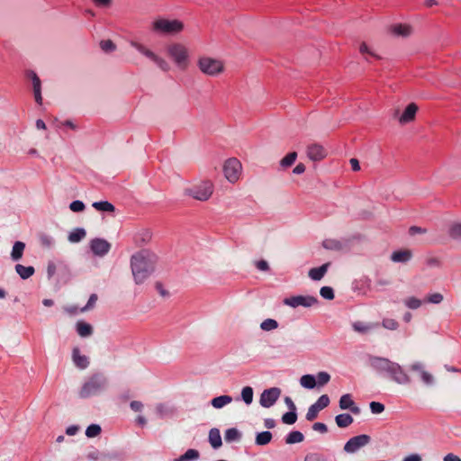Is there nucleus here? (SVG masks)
<instances>
[{
    "instance_id": "nucleus-1",
    "label": "nucleus",
    "mask_w": 461,
    "mask_h": 461,
    "mask_svg": "<svg viewBox=\"0 0 461 461\" xmlns=\"http://www.w3.org/2000/svg\"><path fill=\"white\" fill-rule=\"evenodd\" d=\"M131 268L136 284H141L153 271L151 253L149 250H140L131 258Z\"/></svg>"
},
{
    "instance_id": "nucleus-2",
    "label": "nucleus",
    "mask_w": 461,
    "mask_h": 461,
    "mask_svg": "<svg viewBox=\"0 0 461 461\" xmlns=\"http://www.w3.org/2000/svg\"><path fill=\"white\" fill-rule=\"evenodd\" d=\"M47 275L49 279H53L57 285L67 284L70 280L71 273L64 263H48Z\"/></svg>"
},
{
    "instance_id": "nucleus-3",
    "label": "nucleus",
    "mask_w": 461,
    "mask_h": 461,
    "mask_svg": "<svg viewBox=\"0 0 461 461\" xmlns=\"http://www.w3.org/2000/svg\"><path fill=\"white\" fill-rule=\"evenodd\" d=\"M197 66L202 73L210 77H216L224 70V64L221 59L211 57H200Z\"/></svg>"
},
{
    "instance_id": "nucleus-4",
    "label": "nucleus",
    "mask_w": 461,
    "mask_h": 461,
    "mask_svg": "<svg viewBox=\"0 0 461 461\" xmlns=\"http://www.w3.org/2000/svg\"><path fill=\"white\" fill-rule=\"evenodd\" d=\"M184 23L180 20L157 19L152 23V30L163 34H176L184 30Z\"/></svg>"
},
{
    "instance_id": "nucleus-5",
    "label": "nucleus",
    "mask_w": 461,
    "mask_h": 461,
    "mask_svg": "<svg viewBox=\"0 0 461 461\" xmlns=\"http://www.w3.org/2000/svg\"><path fill=\"white\" fill-rule=\"evenodd\" d=\"M105 386V378L101 375H93L87 382H86L80 392L81 398H88L99 393Z\"/></svg>"
},
{
    "instance_id": "nucleus-6",
    "label": "nucleus",
    "mask_w": 461,
    "mask_h": 461,
    "mask_svg": "<svg viewBox=\"0 0 461 461\" xmlns=\"http://www.w3.org/2000/svg\"><path fill=\"white\" fill-rule=\"evenodd\" d=\"M213 193V184L211 181H202L186 190V194L199 201H207Z\"/></svg>"
},
{
    "instance_id": "nucleus-7",
    "label": "nucleus",
    "mask_w": 461,
    "mask_h": 461,
    "mask_svg": "<svg viewBox=\"0 0 461 461\" xmlns=\"http://www.w3.org/2000/svg\"><path fill=\"white\" fill-rule=\"evenodd\" d=\"M167 52L181 69L186 68L188 64V51L184 45L179 43L172 44L168 47Z\"/></svg>"
},
{
    "instance_id": "nucleus-8",
    "label": "nucleus",
    "mask_w": 461,
    "mask_h": 461,
    "mask_svg": "<svg viewBox=\"0 0 461 461\" xmlns=\"http://www.w3.org/2000/svg\"><path fill=\"white\" fill-rule=\"evenodd\" d=\"M241 169V163L235 158L227 159L223 165L224 176L231 183L239 180Z\"/></svg>"
},
{
    "instance_id": "nucleus-9",
    "label": "nucleus",
    "mask_w": 461,
    "mask_h": 461,
    "mask_svg": "<svg viewBox=\"0 0 461 461\" xmlns=\"http://www.w3.org/2000/svg\"><path fill=\"white\" fill-rule=\"evenodd\" d=\"M318 303V299L312 295H296L285 298L284 303L292 308L312 307Z\"/></svg>"
},
{
    "instance_id": "nucleus-10",
    "label": "nucleus",
    "mask_w": 461,
    "mask_h": 461,
    "mask_svg": "<svg viewBox=\"0 0 461 461\" xmlns=\"http://www.w3.org/2000/svg\"><path fill=\"white\" fill-rule=\"evenodd\" d=\"M371 440L368 435L362 434L349 438L344 445V451L347 453H355L359 448L367 445Z\"/></svg>"
},
{
    "instance_id": "nucleus-11",
    "label": "nucleus",
    "mask_w": 461,
    "mask_h": 461,
    "mask_svg": "<svg viewBox=\"0 0 461 461\" xmlns=\"http://www.w3.org/2000/svg\"><path fill=\"white\" fill-rule=\"evenodd\" d=\"M281 394V390L277 387L264 390L260 395L259 402L261 406L269 408L273 406L278 400Z\"/></svg>"
},
{
    "instance_id": "nucleus-12",
    "label": "nucleus",
    "mask_w": 461,
    "mask_h": 461,
    "mask_svg": "<svg viewBox=\"0 0 461 461\" xmlns=\"http://www.w3.org/2000/svg\"><path fill=\"white\" fill-rule=\"evenodd\" d=\"M329 404L330 398L327 394H322L321 396H320L317 402L312 406H310V408L308 409V411L306 413V420L310 421L315 420L318 416L319 411L328 407Z\"/></svg>"
},
{
    "instance_id": "nucleus-13",
    "label": "nucleus",
    "mask_w": 461,
    "mask_h": 461,
    "mask_svg": "<svg viewBox=\"0 0 461 461\" xmlns=\"http://www.w3.org/2000/svg\"><path fill=\"white\" fill-rule=\"evenodd\" d=\"M306 153L309 159L314 162L324 159L328 155L326 149L320 143L308 145Z\"/></svg>"
},
{
    "instance_id": "nucleus-14",
    "label": "nucleus",
    "mask_w": 461,
    "mask_h": 461,
    "mask_svg": "<svg viewBox=\"0 0 461 461\" xmlns=\"http://www.w3.org/2000/svg\"><path fill=\"white\" fill-rule=\"evenodd\" d=\"M394 362L391 361L388 358L385 357H369V364L370 366L376 370L377 372H385L389 373L390 368L392 365H393Z\"/></svg>"
},
{
    "instance_id": "nucleus-15",
    "label": "nucleus",
    "mask_w": 461,
    "mask_h": 461,
    "mask_svg": "<svg viewBox=\"0 0 461 461\" xmlns=\"http://www.w3.org/2000/svg\"><path fill=\"white\" fill-rule=\"evenodd\" d=\"M26 77L32 80L33 94L36 103L39 105L42 104V95H41V81L38 75L33 70L26 71Z\"/></svg>"
},
{
    "instance_id": "nucleus-16",
    "label": "nucleus",
    "mask_w": 461,
    "mask_h": 461,
    "mask_svg": "<svg viewBox=\"0 0 461 461\" xmlns=\"http://www.w3.org/2000/svg\"><path fill=\"white\" fill-rule=\"evenodd\" d=\"M90 248L95 256L103 257L109 251L111 245L104 239L95 238L91 240Z\"/></svg>"
},
{
    "instance_id": "nucleus-17",
    "label": "nucleus",
    "mask_w": 461,
    "mask_h": 461,
    "mask_svg": "<svg viewBox=\"0 0 461 461\" xmlns=\"http://www.w3.org/2000/svg\"><path fill=\"white\" fill-rule=\"evenodd\" d=\"M418 110L419 107L415 103L409 104L404 109L403 113L399 116V123L404 125L413 122L415 120Z\"/></svg>"
},
{
    "instance_id": "nucleus-18",
    "label": "nucleus",
    "mask_w": 461,
    "mask_h": 461,
    "mask_svg": "<svg viewBox=\"0 0 461 461\" xmlns=\"http://www.w3.org/2000/svg\"><path fill=\"white\" fill-rule=\"evenodd\" d=\"M388 375L398 384H408L410 382L409 375L403 371L402 366L395 362L392 365Z\"/></svg>"
},
{
    "instance_id": "nucleus-19",
    "label": "nucleus",
    "mask_w": 461,
    "mask_h": 461,
    "mask_svg": "<svg viewBox=\"0 0 461 461\" xmlns=\"http://www.w3.org/2000/svg\"><path fill=\"white\" fill-rule=\"evenodd\" d=\"M133 242L137 247H141L150 242L152 239V233L149 230L142 229L133 234Z\"/></svg>"
},
{
    "instance_id": "nucleus-20",
    "label": "nucleus",
    "mask_w": 461,
    "mask_h": 461,
    "mask_svg": "<svg viewBox=\"0 0 461 461\" xmlns=\"http://www.w3.org/2000/svg\"><path fill=\"white\" fill-rule=\"evenodd\" d=\"M339 408L342 410H350L354 414H358L360 409L355 404L350 394L347 393L339 399Z\"/></svg>"
},
{
    "instance_id": "nucleus-21",
    "label": "nucleus",
    "mask_w": 461,
    "mask_h": 461,
    "mask_svg": "<svg viewBox=\"0 0 461 461\" xmlns=\"http://www.w3.org/2000/svg\"><path fill=\"white\" fill-rule=\"evenodd\" d=\"M72 359L74 364L80 369L87 367L89 361L86 356L82 355L78 348H74L72 350Z\"/></svg>"
},
{
    "instance_id": "nucleus-22",
    "label": "nucleus",
    "mask_w": 461,
    "mask_h": 461,
    "mask_svg": "<svg viewBox=\"0 0 461 461\" xmlns=\"http://www.w3.org/2000/svg\"><path fill=\"white\" fill-rule=\"evenodd\" d=\"M392 34L395 36L407 37L411 33V26L409 24L397 23L389 28Z\"/></svg>"
},
{
    "instance_id": "nucleus-23",
    "label": "nucleus",
    "mask_w": 461,
    "mask_h": 461,
    "mask_svg": "<svg viewBox=\"0 0 461 461\" xmlns=\"http://www.w3.org/2000/svg\"><path fill=\"white\" fill-rule=\"evenodd\" d=\"M412 257V252L410 249L395 250L391 255V259L396 263L408 262Z\"/></svg>"
},
{
    "instance_id": "nucleus-24",
    "label": "nucleus",
    "mask_w": 461,
    "mask_h": 461,
    "mask_svg": "<svg viewBox=\"0 0 461 461\" xmlns=\"http://www.w3.org/2000/svg\"><path fill=\"white\" fill-rule=\"evenodd\" d=\"M330 265V263L328 262V263L321 265L319 267H313V268L310 269V271H309L310 278L314 281L321 280L324 276L326 272L328 271Z\"/></svg>"
},
{
    "instance_id": "nucleus-25",
    "label": "nucleus",
    "mask_w": 461,
    "mask_h": 461,
    "mask_svg": "<svg viewBox=\"0 0 461 461\" xmlns=\"http://www.w3.org/2000/svg\"><path fill=\"white\" fill-rule=\"evenodd\" d=\"M76 330L80 337L86 338L92 335L93 327L91 326V324L86 322L85 321H78L76 323Z\"/></svg>"
},
{
    "instance_id": "nucleus-26",
    "label": "nucleus",
    "mask_w": 461,
    "mask_h": 461,
    "mask_svg": "<svg viewBox=\"0 0 461 461\" xmlns=\"http://www.w3.org/2000/svg\"><path fill=\"white\" fill-rule=\"evenodd\" d=\"M209 442L215 449L221 446V437L218 429L214 428L209 431Z\"/></svg>"
},
{
    "instance_id": "nucleus-27",
    "label": "nucleus",
    "mask_w": 461,
    "mask_h": 461,
    "mask_svg": "<svg viewBox=\"0 0 461 461\" xmlns=\"http://www.w3.org/2000/svg\"><path fill=\"white\" fill-rule=\"evenodd\" d=\"M15 271L22 279H27L34 274L35 269L32 266L24 267L21 264H17L15 266Z\"/></svg>"
},
{
    "instance_id": "nucleus-28",
    "label": "nucleus",
    "mask_w": 461,
    "mask_h": 461,
    "mask_svg": "<svg viewBox=\"0 0 461 461\" xmlns=\"http://www.w3.org/2000/svg\"><path fill=\"white\" fill-rule=\"evenodd\" d=\"M411 369L412 370H415V371H419L420 374V378L421 380L426 384H431L433 383V376L430 373H429L428 371L424 370L421 366V365L420 364H415L411 366Z\"/></svg>"
},
{
    "instance_id": "nucleus-29",
    "label": "nucleus",
    "mask_w": 461,
    "mask_h": 461,
    "mask_svg": "<svg viewBox=\"0 0 461 461\" xmlns=\"http://www.w3.org/2000/svg\"><path fill=\"white\" fill-rule=\"evenodd\" d=\"M25 249V244L22 241H16L14 242V246H13V249H12V253H11V257L13 258V260H19L20 258H22L23 255V250Z\"/></svg>"
},
{
    "instance_id": "nucleus-30",
    "label": "nucleus",
    "mask_w": 461,
    "mask_h": 461,
    "mask_svg": "<svg viewBox=\"0 0 461 461\" xmlns=\"http://www.w3.org/2000/svg\"><path fill=\"white\" fill-rule=\"evenodd\" d=\"M335 421L338 427L346 428L353 422V418L350 414L342 413L335 417Z\"/></svg>"
},
{
    "instance_id": "nucleus-31",
    "label": "nucleus",
    "mask_w": 461,
    "mask_h": 461,
    "mask_svg": "<svg viewBox=\"0 0 461 461\" xmlns=\"http://www.w3.org/2000/svg\"><path fill=\"white\" fill-rule=\"evenodd\" d=\"M93 207L100 212H114V206L108 201L95 202Z\"/></svg>"
},
{
    "instance_id": "nucleus-32",
    "label": "nucleus",
    "mask_w": 461,
    "mask_h": 461,
    "mask_svg": "<svg viewBox=\"0 0 461 461\" xmlns=\"http://www.w3.org/2000/svg\"><path fill=\"white\" fill-rule=\"evenodd\" d=\"M232 398L229 395H221L218 397H215L212 400V405L216 408L220 409L223 407L224 405L231 402Z\"/></svg>"
},
{
    "instance_id": "nucleus-33",
    "label": "nucleus",
    "mask_w": 461,
    "mask_h": 461,
    "mask_svg": "<svg viewBox=\"0 0 461 461\" xmlns=\"http://www.w3.org/2000/svg\"><path fill=\"white\" fill-rule=\"evenodd\" d=\"M302 386L307 389H312L317 385L316 378L312 375H304L301 377Z\"/></svg>"
},
{
    "instance_id": "nucleus-34",
    "label": "nucleus",
    "mask_w": 461,
    "mask_h": 461,
    "mask_svg": "<svg viewBox=\"0 0 461 461\" xmlns=\"http://www.w3.org/2000/svg\"><path fill=\"white\" fill-rule=\"evenodd\" d=\"M303 438H304V437H303V433L295 430V431L290 432L287 435V437L285 438V443L289 444V445L300 443L303 440Z\"/></svg>"
},
{
    "instance_id": "nucleus-35",
    "label": "nucleus",
    "mask_w": 461,
    "mask_h": 461,
    "mask_svg": "<svg viewBox=\"0 0 461 461\" xmlns=\"http://www.w3.org/2000/svg\"><path fill=\"white\" fill-rule=\"evenodd\" d=\"M86 230L82 228L75 229L68 235V240L70 242L76 243L80 241L86 236Z\"/></svg>"
},
{
    "instance_id": "nucleus-36",
    "label": "nucleus",
    "mask_w": 461,
    "mask_h": 461,
    "mask_svg": "<svg viewBox=\"0 0 461 461\" xmlns=\"http://www.w3.org/2000/svg\"><path fill=\"white\" fill-rule=\"evenodd\" d=\"M199 457V452L195 449H188L184 455L176 458L174 461H192L196 460Z\"/></svg>"
},
{
    "instance_id": "nucleus-37",
    "label": "nucleus",
    "mask_w": 461,
    "mask_h": 461,
    "mask_svg": "<svg viewBox=\"0 0 461 461\" xmlns=\"http://www.w3.org/2000/svg\"><path fill=\"white\" fill-rule=\"evenodd\" d=\"M297 158V153L295 151L288 153L280 160V166L284 168L291 167Z\"/></svg>"
},
{
    "instance_id": "nucleus-38",
    "label": "nucleus",
    "mask_w": 461,
    "mask_h": 461,
    "mask_svg": "<svg viewBox=\"0 0 461 461\" xmlns=\"http://www.w3.org/2000/svg\"><path fill=\"white\" fill-rule=\"evenodd\" d=\"M272 439V433L270 431H263L257 435L256 443L259 446L268 444Z\"/></svg>"
},
{
    "instance_id": "nucleus-39",
    "label": "nucleus",
    "mask_w": 461,
    "mask_h": 461,
    "mask_svg": "<svg viewBox=\"0 0 461 461\" xmlns=\"http://www.w3.org/2000/svg\"><path fill=\"white\" fill-rule=\"evenodd\" d=\"M99 45L101 50L105 53H111L116 50V44L110 39L101 41Z\"/></svg>"
},
{
    "instance_id": "nucleus-40",
    "label": "nucleus",
    "mask_w": 461,
    "mask_h": 461,
    "mask_svg": "<svg viewBox=\"0 0 461 461\" xmlns=\"http://www.w3.org/2000/svg\"><path fill=\"white\" fill-rule=\"evenodd\" d=\"M278 327V323L274 319H267L260 324V328L265 331H270L276 330Z\"/></svg>"
},
{
    "instance_id": "nucleus-41",
    "label": "nucleus",
    "mask_w": 461,
    "mask_h": 461,
    "mask_svg": "<svg viewBox=\"0 0 461 461\" xmlns=\"http://www.w3.org/2000/svg\"><path fill=\"white\" fill-rule=\"evenodd\" d=\"M101 431L102 429L98 424H91L86 429V436L87 438H95L100 435Z\"/></svg>"
},
{
    "instance_id": "nucleus-42",
    "label": "nucleus",
    "mask_w": 461,
    "mask_h": 461,
    "mask_svg": "<svg viewBox=\"0 0 461 461\" xmlns=\"http://www.w3.org/2000/svg\"><path fill=\"white\" fill-rule=\"evenodd\" d=\"M98 300V296L96 294H92L89 296V299L85 306L80 308V312H88L93 310L95 307L96 302Z\"/></svg>"
},
{
    "instance_id": "nucleus-43",
    "label": "nucleus",
    "mask_w": 461,
    "mask_h": 461,
    "mask_svg": "<svg viewBox=\"0 0 461 461\" xmlns=\"http://www.w3.org/2000/svg\"><path fill=\"white\" fill-rule=\"evenodd\" d=\"M242 400L246 404H250L253 400V389L250 386H246L241 391Z\"/></svg>"
},
{
    "instance_id": "nucleus-44",
    "label": "nucleus",
    "mask_w": 461,
    "mask_h": 461,
    "mask_svg": "<svg viewBox=\"0 0 461 461\" xmlns=\"http://www.w3.org/2000/svg\"><path fill=\"white\" fill-rule=\"evenodd\" d=\"M353 329L359 333H366L374 328V325L365 324L361 321L354 322L352 325Z\"/></svg>"
},
{
    "instance_id": "nucleus-45",
    "label": "nucleus",
    "mask_w": 461,
    "mask_h": 461,
    "mask_svg": "<svg viewBox=\"0 0 461 461\" xmlns=\"http://www.w3.org/2000/svg\"><path fill=\"white\" fill-rule=\"evenodd\" d=\"M297 420L296 411H289L282 416V421L285 424L292 425L295 423Z\"/></svg>"
},
{
    "instance_id": "nucleus-46",
    "label": "nucleus",
    "mask_w": 461,
    "mask_h": 461,
    "mask_svg": "<svg viewBox=\"0 0 461 461\" xmlns=\"http://www.w3.org/2000/svg\"><path fill=\"white\" fill-rule=\"evenodd\" d=\"M240 434L238 431V429H235V428L228 429L225 431V439H226V441L231 442V441H234V440H238L240 438Z\"/></svg>"
},
{
    "instance_id": "nucleus-47",
    "label": "nucleus",
    "mask_w": 461,
    "mask_h": 461,
    "mask_svg": "<svg viewBox=\"0 0 461 461\" xmlns=\"http://www.w3.org/2000/svg\"><path fill=\"white\" fill-rule=\"evenodd\" d=\"M382 325L384 328H385L387 330H395L399 326L398 322L394 319H392V318L384 319Z\"/></svg>"
},
{
    "instance_id": "nucleus-48",
    "label": "nucleus",
    "mask_w": 461,
    "mask_h": 461,
    "mask_svg": "<svg viewBox=\"0 0 461 461\" xmlns=\"http://www.w3.org/2000/svg\"><path fill=\"white\" fill-rule=\"evenodd\" d=\"M330 379V376L327 372H320L317 375V385L323 386L329 383Z\"/></svg>"
},
{
    "instance_id": "nucleus-49",
    "label": "nucleus",
    "mask_w": 461,
    "mask_h": 461,
    "mask_svg": "<svg viewBox=\"0 0 461 461\" xmlns=\"http://www.w3.org/2000/svg\"><path fill=\"white\" fill-rule=\"evenodd\" d=\"M322 245L327 249H339L341 248L340 242L334 240H325Z\"/></svg>"
},
{
    "instance_id": "nucleus-50",
    "label": "nucleus",
    "mask_w": 461,
    "mask_h": 461,
    "mask_svg": "<svg viewBox=\"0 0 461 461\" xmlns=\"http://www.w3.org/2000/svg\"><path fill=\"white\" fill-rule=\"evenodd\" d=\"M321 295L327 300H332L334 298L333 289L330 286H323L320 290Z\"/></svg>"
},
{
    "instance_id": "nucleus-51",
    "label": "nucleus",
    "mask_w": 461,
    "mask_h": 461,
    "mask_svg": "<svg viewBox=\"0 0 461 461\" xmlns=\"http://www.w3.org/2000/svg\"><path fill=\"white\" fill-rule=\"evenodd\" d=\"M449 236L452 239L461 238V224L460 223L454 224L450 227Z\"/></svg>"
},
{
    "instance_id": "nucleus-52",
    "label": "nucleus",
    "mask_w": 461,
    "mask_h": 461,
    "mask_svg": "<svg viewBox=\"0 0 461 461\" xmlns=\"http://www.w3.org/2000/svg\"><path fill=\"white\" fill-rule=\"evenodd\" d=\"M69 208L71 211H73L75 212H80L84 211L85 204L83 202H81L79 200H76L70 203Z\"/></svg>"
},
{
    "instance_id": "nucleus-53",
    "label": "nucleus",
    "mask_w": 461,
    "mask_h": 461,
    "mask_svg": "<svg viewBox=\"0 0 461 461\" xmlns=\"http://www.w3.org/2000/svg\"><path fill=\"white\" fill-rule=\"evenodd\" d=\"M359 51L360 53L362 54H365V53H367L369 55H371L372 57L377 59H380L381 57L377 54H375V52H373L372 50H369L367 44L366 42H362L359 46Z\"/></svg>"
},
{
    "instance_id": "nucleus-54",
    "label": "nucleus",
    "mask_w": 461,
    "mask_h": 461,
    "mask_svg": "<svg viewBox=\"0 0 461 461\" xmlns=\"http://www.w3.org/2000/svg\"><path fill=\"white\" fill-rule=\"evenodd\" d=\"M371 411L375 414H378L384 411V405L378 402H372L370 403Z\"/></svg>"
},
{
    "instance_id": "nucleus-55",
    "label": "nucleus",
    "mask_w": 461,
    "mask_h": 461,
    "mask_svg": "<svg viewBox=\"0 0 461 461\" xmlns=\"http://www.w3.org/2000/svg\"><path fill=\"white\" fill-rule=\"evenodd\" d=\"M405 304L411 309H417L420 306L421 302L415 297H411L405 301Z\"/></svg>"
},
{
    "instance_id": "nucleus-56",
    "label": "nucleus",
    "mask_w": 461,
    "mask_h": 461,
    "mask_svg": "<svg viewBox=\"0 0 461 461\" xmlns=\"http://www.w3.org/2000/svg\"><path fill=\"white\" fill-rule=\"evenodd\" d=\"M136 46L140 51H141L146 57L151 59L153 61H155V59L158 58V56L155 53H153L149 50L145 49L143 46H141V45H136Z\"/></svg>"
},
{
    "instance_id": "nucleus-57",
    "label": "nucleus",
    "mask_w": 461,
    "mask_h": 461,
    "mask_svg": "<svg viewBox=\"0 0 461 461\" xmlns=\"http://www.w3.org/2000/svg\"><path fill=\"white\" fill-rule=\"evenodd\" d=\"M426 232H427V229H424V228H421L419 226L413 225L409 228V233L411 236L416 235V234H425Z\"/></svg>"
},
{
    "instance_id": "nucleus-58",
    "label": "nucleus",
    "mask_w": 461,
    "mask_h": 461,
    "mask_svg": "<svg viewBox=\"0 0 461 461\" xmlns=\"http://www.w3.org/2000/svg\"><path fill=\"white\" fill-rule=\"evenodd\" d=\"M154 62H156V63H157V65H158V66L162 70H164V71H168V70H169V68H170V67H169L168 63H167L165 59H161V58H159V57H158L157 59H155V61H154Z\"/></svg>"
},
{
    "instance_id": "nucleus-59",
    "label": "nucleus",
    "mask_w": 461,
    "mask_h": 461,
    "mask_svg": "<svg viewBox=\"0 0 461 461\" xmlns=\"http://www.w3.org/2000/svg\"><path fill=\"white\" fill-rule=\"evenodd\" d=\"M442 300H443V296H442V294H440L438 293L430 294L427 299V301L431 303H441Z\"/></svg>"
},
{
    "instance_id": "nucleus-60",
    "label": "nucleus",
    "mask_w": 461,
    "mask_h": 461,
    "mask_svg": "<svg viewBox=\"0 0 461 461\" xmlns=\"http://www.w3.org/2000/svg\"><path fill=\"white\" fill-rule=\"evenodd\" d=\"M257 268L260 271H268L269 266L268 263L265 259H260L256 261L255 263Z\"/></svg>"
},
{
    "instance_id": "nucleus-61",
    "label": "nucleus",
    "mask_w": 461,
    "mask_h": 461,
    "mask_svg": "<svg viewBox=\"0 0 461 461\" xmlns=\"http://www.w3.org/2000/svg\"><path fill=\"white\" fill-rule=\"evenodd\" d=\"M155 286H156V289L158 290V292L159 293V294L162 296V297H167L168 296V292L164 288V285L161 282H156L155 284Z\"/></svg>"
},
{
    "instance_id": "nucleus-62",
    "label": "nucleus",
    "mask_w": 461,
    "mask_h": 461,
    "mask_svg": "<svg viewBox=\"0 0 461 461\" xmlns=\"http://www.w3.org/2000/svg\"><path fill=\"white\" fill-rule=\"evenodd\" d=\"M97 7H109L111 6L113 0H92Z\"/></svg>"
},
{
    "instance_id": "nucleus-63",
    "label": "nucleus",
    "mask_w": 461,
    "mask_h": 461,
    "mask_svg": "<svg viewBox=\"0 0 461 461\" xmlns=\"http://www.w3.org/2000/svg\"><path fill=\"white\" fill-rule=\"evenodd\" d=\"M312 429L321 433H326L328 430L327 426L322 422H315L312 426Z\"/></svg>"
},
{
    "instance_id": "nucleus-64",
    "label": "nucleus",
    "mask_w": 461,
    "mask_h": 461,
    "mask_svg": "<svg viewBox=\"0 0 461 461\" xmlns=\"http://www.w3.org/2000/svg\"><path fill=\"white\" fill-rule=\"evenodd\" d=\"M304 461H327L322 456L319 454H312L305 457Z\"/></svg>"
}]
</instances>
